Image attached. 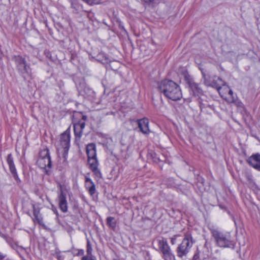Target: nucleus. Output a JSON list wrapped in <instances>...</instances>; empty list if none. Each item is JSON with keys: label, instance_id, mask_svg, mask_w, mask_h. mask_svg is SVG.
Wrapping results in <instances>:
<instances>
[{"label": "nucleus", "instance_id": "obj_27", "mask_svg": "<svg viewBox=\"0 0 260 260\" xmlns=\"http://www.w3.org/2000/svg\"><path fill=\"white\" fill-rule=\"evenodd\" d=\"M199 258V254H195L194 255H193V257L192 258V260H197L198 258Z\"/></svg>", "mask_w": 260, "mask_h": 260}, {"label": "nucleus", "instance_id": "obj_18", "mask_svg": "<svg viewBox=\"0 0 260 260\" xmlns=\"http://www.w3.org/2000/svg\"><path fill=\"white\" fill-rule=\"evenodd\" d=\"M107 224L112 229H114L116 226V221L113 217L109 216L107 218Z\"/></svg>", "mask_w": 260, "mask_h": 260}, {"label": "nucleus", "instance_id": "obj_24", "mask_svg": "<svg viewBox=\"0 0 260 260\" xmlns=\"http://www.w3.org/2000/svg\"><path fill=\"white\" fill-rule=\"evenodd\" d=\"M52 211L54 212V213L56 214L57 218H58V213L57 209L54 207H52Z\"/></svg>", "mask_w": 260, "mask_h": 260}, {"label": "nucleus", "instance_id": "obj_7", "mask_svg": "<svg viewBox=\"0 0 260 260\" xmlns=\"http://www.w3.org/2000/svg\"><path fill=\"white\" fill-rule=\"evenodd\" d=\"M248 163L254 168L260 171V155L258 154L251 156L248 159Z\"/></svg>", "mask_w": 260, "mask_h": 260}, {"label": "nucleus", "instance_id": "obj_10", "mask_svg": "<svg viewBox=\"0 0 260 260\" xmlns=\"http://www.w3.org/2000/svg\"><path fill=\"white\" fill-rule=\"evenodd\" d=\"M157 242L159 251L161 254L171 249L167 240L163 238L158 239Z\"/></svg>", "mask_w": 260, "mask_h": 260}, {"label": "nucleus", "instance_id": "obj_30", "mask_svg": "<svg viewBox=\"0 0 260 260\" xmlns=\"http://www.w3.org/2000/svg\"><path fill=\"white\" fill-rule=\"evenodd\" d=\"M145 2H151L152 0H144Z\"/></svg>", "mask_w": 260, "mask_h": 260}, {"label": "nucleus", "instance_id": "obj_16", "mask_svg": "<svg viewBox=\"0 0 260 260\" xmlns=\"http://www.w3.org/2000/svg\"><path fill=\"white\" fill-rule=\"evenodd\" d=\"M161 257L164 260H176L175 256L171 249L162 253L161 254Z\"/></svg>", "mask_w": 260, "mask_h": 260}, {"label": "nucleus", "instance_id": "obj_14", "mask_svg": "<svg viewBox=\"0 0 260 260\" xmlns=\"http://www.w3.org/2000/svg\"><path fill=\"white\" fill-rule=\"evenodd\" d=\"M70 141V136L68 133H64L61 135L60 142L61 145L64 147V148H68Z\"/></svg>", "mask_w": 260, "mask_h": 260}, {"label": "nucleus", "instance_id": "obj_12", "mask_svg": "<svg viewBox=\"0 0 260 260\" xmlns=\"http://www.w3.org/2000/svg\"><path fill=\"white\" fill-rule=\"evenodd\" d=\"M86 153L88 158L96 157L95 145L93 143L88 144L86 146Z\"/></svg>", "mask_w": 260, "mask_h": 260}, {"label": "nucleus", "instance_id": "obj_25", "mask_svg": "<svg viewBox=\"0 0 260 260\" xmlns=\"http://www.w3.org/2000/svg\"><path fill=\"white\" fill-rule=\"evenodd\" d=\"M176 239V235L171 238V243L172 245H174L175 244Z\"/></svg>", "mask_w": 260, "mask_h": 260}, {"label": "nucleus", "instance_id": "obj_15", "mask_svg": "<svg viewBox=\"0 0 260 260\" xmlns=\"http://www.w3.org/2000/svg\"><path fill=\"white\" fill-rule=\"evenodd\" d=\"M85 186L88 190L89 193L93 194L95 192V186L93 181L88 177H86Z\"/></svg>", "mask_w": 260, "mask_h": 260}, {"label": "nucleus", "instance_id": "obj_11", "mask_svg": "<svg viewBox=\"0 0 260 260\" xmlns=\"http://www.w3.org/2000/svg\"><path fill=\"white\" fill-rule=\"evenodd\" d=\"M149 122L147 119H142L139 121L138 124L141 131L144 134H148L149 132L148 127Z\"/></svg>", "mask_w": 260, "mask_h": 260}, {"label": "nucleus", "instance_id": "obj_26", "mask_svg": "<svg viewBox=\"0 0 260 260\" xmlns=\"http://www.w3.org/2000/svg\"><path fill=\"white\" fill-rule=\"evenodd\" d=\"M25 249L23 248L22 246H18L17 249V251L18 252H22L23 251H25Z\"/></svg>", "mask_w": 260, "mask_h": 260}, {"label": "nucleus", "instance_id": "obj_33", "mask_svg": "<svg viewBox=\"0 0 260 260\" xmlns=\"http://www.w3.org/2000/svg\"><path fill=\"white\" fill-rule=\"evenodd\" d=\"M218 80H219L221 82H222L220 79H218Z\"/></svg>", "mask_w": 260, "mask_h": 260}, {"label": "nucleus", "instance_id": "obj_4", "mask_svg": "<svg viewBox=\"0 0 260 260\" xmlns=\"http://www.w3.org/2000/svg\"><path fill=\"white\" fill-rule=\"evenodd\" d=\"M37 165L41 168L46 170L50 168L51 166V158L47 148H43L39 153V156L37 160Z\"/></svg>", "mask_w": 260, "mask_h": 260}, {"label": "nucleus", "instance_id": "obj_1", "mask_svg": "<svg viewBox=\"0 0 260 260\" xmlns=\"http://www.w3.org/2000/svg\"><path fill=\"white\" fill-rule=\"evenodd\" d=\"M159 88L167 98L172 101L179 100L182 98L180 87L172 81H162L159 85Z\"/></svg>", "mask_w": 260, "mask_h": 260}, {"label": "nucleus", "instance_id": "obj_2", "mask_svg": "<svg viewBox=\"0 0 260 260\" xmlns=\"http://www.w3.org/2000/svg\"><path fill=\"white\" fill-rule=\"evenodd\" d=\"M209 229L217 246L232 249L235 248V243L231 240L230 233L221 232L213 226L210 228Z\"/></svg>", "mask_w": 260, "mask_h": 260}, {"label": "nucleus", "instance_id": "obj_19", "mask_svg": "<svg viewBox=\"0 0 260 260\" xmlns=\"http://www.w3.org/2000/svg\"><path fill=\"white\" fill-rule=\"evenodd\" d=\"M92 248L91 246V244L90 242V241L88 240L87 242V249H86V252L88 255L87 256L91 257L92 256Z\"/></svg>", "mask_w": 260, "mask_h": 260}, {"label": "nucleus", "instance_id": "obj_21", "mask_svg": "<svg viewBox=\"0 0 260 260\" xmlns=\"http://www.w3.org/2000/svg\"><path fill=\"white\" fill-rule=\"evenodd\" d=\"M76 126V129H81L83 131V129L85 127V123L84 122H79L75 124Z\"/></svg>", "mask_w": 260, "mask_h": 260}, {"label": "nucleus", "instance_id": "obj_29", "mask_svg": "<svg viewBox=\"0 0 260 260\" xmlns=\"http://www.w3.org/2000/svg\"><path fill=\"white\" fill-rule=\"evenodd\" d=\"M84 250L83 249H80L79 250L78 254L79 255H83L84 254Z\"/></svg>", "mask_w": 260, "mask_h": 260}, {"label": "nucleus", "instance_id": "obj_22", "mask_svg": "<svg viewBox=\"0 0 260 260\" xmlns=\"http://www.w3.org/2000/svg\"><path fill=\"white\" fill-rule=\"evenodd\" d=\"M74 133L76 136L80 138L81 137L82 130L81 129H76V126H74Z\"/></svg>", "mask_w": 260, "mask_h": 260}, {"label": "nucleus", "instance_id": "obj_17", "mask_svg": "<svg viewBox=\"0 0 260 260\" xmlns=\"http://www.w3.org/2000/svg\"><path fill=\"white\" fill-rule=\"evenodd\" d=\"M16 61L20 69L23 68L25 71H27L26 62L24 58L19 56H17Z\"/></svg>", "mask_w": 260, "mask_h": 260}, {"label": "nucleus", "instance_id": "obj_31", "mask_svg": "<svg viewBox=\"0 0 260 260\" xmlns=\"http://www.w3.org/2000/svg\"><path fill=\"white\" fill-rule=\"evenodd\" d=\"M219 207H220L221 208H223V206L222 205H219Z\"/></svg>", "mask_w": 260, "mask_h": 260}, {"label": "nucleus", "instance_id": "obj_35", "mask_svg": "<svg viewBox=\"0 0 260 260\" xmlns=\"http://www.w3.org/2000/svg\"><path fill=\"white\" fill-rule=\"evenodd\" d=\"M0 260H1V259H0Z\"/></svg>", "mask_w": 260, "mask_h": 260}, {"label": "nucleus", "instance_id": "obj_5", "mask_svg": "<svg viewBox=\"0 0 260 260\" xmlns=\"http://www.w3.org/2000/svg\"><path fill=\"white\" fill-rule=\"evenodd\" d=\"M218 90L223 99L230 103L234 102L233 91L228 86L224 84L222 86L218 87Z\"/></svg>", "mask_w": 260, "mask_h": 260}, {"label": "nucleus", "instance_id": "obj_34", "mask_svg": "<svg viewBox=\"0 0 260 260\" xmlns=\"http://www.w3.org/2000/svg\"><path fill=\"white\" fill-rule=\"evenodd\" d=\"M220 197H221V198H222L223 196H220Z\"/></svg>", "mask_w": 260, "mask_h": 260}, {"label": "nucleus", "instance_id": "obj_28", "mask_svg": "<svg viewBox=\"0 0 260 260\" xmlns=\"http://www.w3.org/2000/svg\"><path fill=\"white\" fill-rule=\"evenodd\" d=\"M192 88H195L196 89H197L198 92L200 93L201 90L199 88L197 87V85L195 84L192 85Z\"/></svg>", "mask_w": 260, "mask_h": 260}, {"label": "nucleus", "instance_id": "obj_32", "mask_svg": "<svg viewBox=\"0 0 260 260\" xmlns=\"http://www.w3.org/2000/svg\"><path fill=\"white\" fill-rule=\"evenodd\" d=\"M203 76L205 78V75L203 72H202Z\"/></svg>", "mask_w": 260, "mask_h": 260}, {"label": "nucleus", "instance_id": "obj_9", "mask_svg": "<svg viewBox=\"0 0 260 260\" xmlns=\"http://www.w3.org/2000/svg\"><path fill=\"white\" fill-rule=\"evenodd\" d=\"M7 161L9 166L10 170L12 174L13 175L14 177L17 181H19V179L17 174L16 170L14 164L13 158L11 154H9L8 155Z\"/></svg>", "mask_w": 260, "mask_h": 260}, {"label": "nucleus", "instance_id": "obj_13", "mask_svg": "<svg viewBox=\"0 0 260 260\" xmlns=\"http://www.w3.org/2000/svg\"><path fill=\"white\" fill-rule=\"evenodd\" d=\"M58 205L59 209L61 211L66 213L67 211V202L65 196H59Z\"/></svg>", "mask_w": 260, "mask_h": 260}, {"label": "nucleus", "instance_id": "obj_8", "mask_svg": "<svg viewBox=\"0 0 260 260\" xmlns=\"http://www.w3.org/2000/svg\"><path fill=\"white\" fill-rule=\"evenodd\" d=\"M88 164L91 170L98 176H100L101 174L100 171L98 169V162L96 157L88 158Z\"/></svg>", "mask_w": 260, "mask_h": 260}, {"label": "nucleus", "instance_id": "obj_3", "mask_svg": "<svg viewBox=\"0 0 260 260\" xmlns=\"http://www.w3.org/2000/svg\"><path fill=\"white\" fill-rule=\"evenodd\" d=\"M193 242L191 235L190 234H186L176 249L177 256L181 258L186 256L192 246Z\"/></svg>", "mask_w": 260, "mask_h": 260}, {"label": "nucleus", "instance_id": "obj_20", "mask_svg": "<svg viewBox=\"0 0 260 260\" xmlns=\"http://www.w3.org/2000/svg\"><path fill=\"white\" fill-rule=\"evenodd\" d=\"M90 5L100 4L102 0H83Z\"/></svg>", "mask_w": 260, "mask_h": 260}, {"label": "nucleus", "instance_id": "obj_6", "mask_svg": "<svg viewBox=\"0 0 260 260\" xmlns=\"http://www.w3.org/2000/svg\"><path fill=\"white\" fill-rule=\"evenodd\" d=\"M32 207L33 208V214L35 218H33L34 222L37 221L39 224L44 225L43 218L40 214L41 207L39 205L32 204Z\"/></svg>", "mask_w": 260, "mask_h": 260}, {"label": "nucleus", "instance_id": "obj_23", "mask_svg": "<svg viewBox=\"0 0 260 260\" xmlns=\"http://www.w3.org/2000/svg\"><path fill=\"white\" fill-rule=\"evenodd\" d=\"M82 260H96V259L93 258V256H83L82 258Z\"/></svg>", "mask_w": 260, "mask_h": 260}]
</instances>
